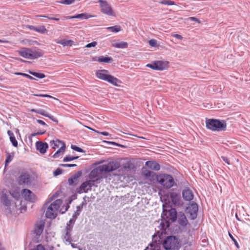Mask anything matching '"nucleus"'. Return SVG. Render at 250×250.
Masks as SVG:
<instances>
[{"mask_svg":"<svg viewBox=\"0 0 250 250\" xmlns=\"http://www.w3.org/2000/svg\"><path fill=\"white\" fill-rule=\"evenodd\" d=\"M108 73V71L105 69L98 70L96 71L95 75L98 79L106 81L109 75Z\"/></svg>","mask_w":250,"mask_h":250,"instance_id":"18","label":"nucleus"},{"mask_svg":"<svg viewBox=\"0 0 250 250\" xmlns=\"http://www.w3.org/2000/svg\"><path fill=\"white\" fill-rule=\"evenodd\" d=\"M8 134H9V135L10 136V137L11 136H13V135H14V134L13 133V132H11V131H8Z\"/></svg>","mask_w":250,"mask_h":250,"instance_id":"62","label":"nucleus"},{"mask_svg":"<svg viewBox=\"0 0 250 250\" xmlns=\"http://www.w3.org/2000/svg\"><path fill=\"white\" fill-rule=\"evenodd\" d=\"M44 228V222L43 221H40L38 222L34 228V233L37 236H40L42 233Z\"/></svg>","mask_w":250,"mask_h":250,"instance_id":"17","label":"nucleus"},{"mask_svg":"<svg viewBox=\"0 0 250 250\" xmlns=\"http://www.w3.org/2000/svg\"><path fill=\"white\" fill-rule=\"evenodd\" d=\"M10 190L3 189L1 191V195L0 196L1 202L6 207H9L11 205V200L10 199L9 193Z\"/></svg>","mask_w":250,"mask_h":250,"instance_id":"11","label":"nucleus"},{"mask_svg":"<svg viewBox=\"0 0 250 250\" xmlns=\"http://www.w3.org/2000/svg\"><path fill=\"white\" fill-rule=\"evenodd\" d=\"M87 127L89 129L92 130H93V131H95V132H97V131H96V130H94V129H93L91 128V127H88V126H87Z\"/></svg>","mask_w":250,"mask_h":250,"instance_id":"64","label":"nucleus"},{"mask_svg":"<svg viewBox=\"0 0 250 250\" xmlns=\"http://www.w3.org/2000/svg\"><path fill=\"white\" fill-rule=\"evenodd\" d=\"M189 19L192 21H196V22H197L198 23L200 22V21H199L198 19H197L195 17H190L189 18Z\"/></svg>","mask_w":250,"mask_h":250,"instance_id":"59","label":"nucleus"},{"mask_svg":"<svg viewBox=\"0 0 250 250\" xmlns=\"http://www.w3.org/2000/svg\"><path fill=\"white\" fill-rule=\"evenodd\" d=\"M62 170L60 168H57L54 172V175L55 176L59 175L61 174H62Z\"/></svg>","mask_w":250,"mask_h":250,"instance_id":"56","label":"nucleus"},{"mask_svg":"<svg viewBox=\"0 0 250 250\" xmlns=\"http://www.w3.org/2000/svg\"><path fill=\"white\" fill-rule=\"evenodd\" d=\"M29 73L31 75L40 79L44 78L45 77V75L43 73H37L30 70L29 71Z\"/></svg>","mask_w":250,"mask_h":250,"instance_id":"38","label":"nucleus"},{"mask_svg":"<svg viewBox=\"0 0 250 250\" xmlns=\"http://www.w3.org/2000/svg\"><path fill=\"white\" fill-rule=\"evenodd\" d=\"M156 179L158 183L166 188H170L174 184L173 178L169 174H160L157 176Z\"/></svg>","mask_w":250,"mask_h":250,"instance_id":"6","label":"nucleus"},{"mask_svg":"<svg viewBox=\"0 0 250 250\" xmlns=\"http://www.w3.org/2000/svg\"><path fill=\"white\" fill-rule=\"evenodd\" d=\"M221 158L228 165H229L230 164L229 160V159L227 157H226L225 156H222Z\"/></svg>","mask_w":250,"mask_h":250,"instance_id":"57","label":"nucleus"},{"mask_svg":"<svg viewBox=\"0 0 250 250\" xmlns=\"http://www.w3.org/2000/svg\"><path fill=\"white\" fill-rule=\"evenodd\" d=\"M72 42V41L71 40H65L57 42V43L61 44L63 46L70 45L71 44Z\"/></svg>","mask_w":250,"mask_h":250,"instance_id":"39","label":"nucleus"},{"mask_svg":"<svg viewBox=\"0 0 250 250\" xmlns=\"http://www.w3.org/2000/svg\"><path fill=\"white\" fill-rule=\"evenodd\" d=\"M77 210L74 213V214L72 215V217L74 218H75L77 219L78 216L80 215V207L78 206L77 207Z\"/></svg>","mask_w":250,"mask_h":250,"instance_id":"49","label":"nucleus"},{"mask_svg":"<svg viewBox=\"0 0 250 250\" xmlns=\"http://www.w3.org/2000/svg\"><path fill=\"white\" fill-rule=\"evenodd\" d=\"M173 37L178 40H182L183 39V37L180 35L179 34H174L173 35Z\"/></svg>","mask_w":250,"mask_h":250,"instance_id":"61","label":"nucleus"},{"mask_svg":"<svg viewBox=\"0 0 250 250\" xmlns=\"http://www.w3.org/2000/svg\"><path fill=\"white\" fill-rule=\"evenodd\" d=\"M92 17L91 16L88 15L87 13H82L77 14L73 16H68L66 18L67 19H88L89 18Z\"/></svg>","mask_w":250,"mask_h":250,"instance_id":"30","label":"nucleus"},{"mask_svg":"<svg viewBox=\"0 0 250 250\" xmlns=\"http://www.w3.org/2000/svg\"><path fill=\"white\" fill-rule=\"evenodd\" d=\"M9 196L13 197L15 200H18L20 196V192L18 191H10Z\"/></svg>","mask_w":250,"mask_h":250,"instance_id":"37","label":"nucleus"},{"mask_svg":"<svg viewBox=\"0 0 250 250\" xmlns=\"http://www.w3.org/2000/svg\"><path fill=\"white\" fill-rule=\"evenodd\" d=\"M71 147L72 149H73L75 151H77L78 152H84L82 148H81L75 145H71Z\"/></svg>","mask_w":250,"mask_h":250,"instance_id":"48","label":"nucleus"},{"mask_svg":"<svg viewBox=\"0 0 250 250\" xmlns=\"http://www.w3.org/2000/svg\"><path fill=\"white\" fill-rule=\"evenodd\" d=\"M183 197L186 201H191L193 198V194L191 189L188 188H185L182 192Z\"/></svg>","mask_w":250,"mask_h":250,"instance_id":"21","label":"nucleus"},{"mask_svg":"<svg viewBox=\"0 0 250 250\" xmlns=\"http://www.w3.org/2000/svg\"><path fill=\"white\" fill-rule=\"evenodd\" d=\"M44 52L42 49L36 47H31L30 53V60H34L42 57Z\"/></svg>","mask_w":250,"mask_h":250,"instance_id":"12","label":"nucleus"},{"mask_svg":"<svg viewBox=\"0 0 250 250\" xmlns=\"http://www.w3.org/2000/svg\"><path fill=\"white\" fill-rule=\"evenodd\" d=\"M206 127L213 131H222L226 129L227 124L225 120L214 119H207Z\"/></svg>","mask_w":250,"mask_h":250,"instance_id":"4","label":"nucleus"},{"mask_svg":"<svg viewBox=\"0 0 250 250\" xmlns=\"http://www.w3.org/2000/svg\"><path fill=\"white\" fill-rule=\"evenodd\" d=\"M10 140L14 146L17 147L18 146V142L16 139L14 135L11 136L10 137Z\"/></svg>","mask_w":250,"mask_h":250,"instance_id":"45","label":"nucleus"},{"mask_svg":"<svg viewBox=\"0 0 250 250\" xmlns=\"http://www.w3.org/2000/svg\"><path fill=\"white\" fill-rule=\"evenodd\" d=\"M166 234V230H165V233L163 234L161 239H159L158 237V238L156 237L154 238L153 235L152 240L157 241L160 246L162 245L166 250H178L180 247V244L178 238L173 236H167L165 238Z\"/></svg>","mask_w":250,"mask_h":250,"instance_id":"3","label":"nucleus"},{"mask_svg":"<svg viewBox=\"0 0 250 250\" xmlns=\"http://www.w3.org/2000/svg\"><path fill=\"white\" fill-rule=\"evenodd\" d=\"M75 2V0H62L59 2L61 4L70 5L73 3Z\"/></svg>","mask_w":250,"mask_h":250,"instance_id":"44","label":"nucleus"},{"mask_svg":"<svg viewBox=\"0 0 250 250\" xmlns=\"http://www.w3.org/2000/svg\"><path fill=\"white\" fill-rule=\"evenodd\" d=\"M76 220V219L74 218L73 217H72V218L70 219L69 222L67 223L66 226H68V225L70 226V227H71V228L72 229L73 228V226Z\"/></svg>","mask_w":250,"mask_h":250,"instance_id":"46","label":"nucleus"},{"mask_svg":"<svg viewBox=\"0 0 250 250\" xmlns=\"http://www.w3.org/2000/svg\"><path fill=\"white\" fill-rule=\"evenodd\" d=\"M32 250H45L44 247L41 244L38 245L35 248Z\"/></svg>","mask_w":250,"mask_h":250,"instance_id":"53","label":"nucleus"},{"mask_svg":"<svg viewBox=\"0 0 250 250\" xmlns=\"http://www.w3.org/2000/svg\"><path fill=\"white\" fill-rule=\"evenodd\" d=\"M79 158V156H71L70 155L66 156L65 157H64L63 159V161L64 162H67L73 161L74 160L77 159Z\"/></svg>","mask_w":250,"mask_h":250,"instance_id":"40","label":"nucleus"},{"mask_svg":"<svg viewBox=\"0 0 250 250\" xmlns=\"http://www.w3.org/2000/svg\"><path fill=\"white\" fill-rule=\"evenodd\" d=\"M106 29L113 33H118L122 30V28L121 26L116 25L113 26L107 27Z\"/></svg>","mask_w":250,"mask_h":250,"instance_id":"34","label":"nucleus"},{"mask_svg":"<svg viewBox=\"0 0 250 250\" xmlns=\"http://www.w3.org/2000/svg\"><path fill=\"white\" fill-rule=\"evenodd\" d=\"M14 74L16 75H18V76H24V77H25L29 79H30V80H34L35 79L33 77L31 76L30 75L25 74V73H23L15 72V73H14Z\"/></svg>","mask_w":250,"mask_h":250,"instance_id":"42","label":"nucleus"},{"mask_svg":"<svg viewBox=\"0 0 250 250\" xmlns=\"http://www.w3.org/2000/svg\"><path fill=\"white\" fill-rule=\"evenodd\" d=\"M71 230V228L70 226L68 225V226H66L65 229V233L63 236V239L69 243H70L72 241L70 234Z\"/></svg>","mask_w":250,"mask_h":250,"instance_id":"28","label":"nucleus"},{"mask_svg":"<svg viewBox=\"0 0 250 250\" xmlns=\"http://www.w3.org/2000/svg\"><path fill=\"white\" fill-rule=\"evenodd\" d=\"M178 222L181 227H185L188 223V220L185 214L183 212H180L178 217Z\"/></svg>","mask_w":250,"mask_h":250,"instance_id":"23","label":"nucleus"},{"mask_svg":"<svg viewBox=\"0 0 250 250\" xmlns=\"http://www.w3.org/2000/svg\"><path fill=\"white\" fill-rule=\"evenodd\" d=\"M235 217H236V218L237 219V220L240 221H241L240 219L239 218V217H238V216L237 215V213L235 214Z\"/></svg>","mask_w":250,"mask_h":250,"instance_id":"63","label":"nucleus"},{"mask_svg":"<svg viewBox=\"0 0 250 250\" xmlns=\"http://www.w3.org/2000/svg\"><path fill=\"white\" fill-rule=\"evenodd\" d=\"M31 48L22 47L17 50L18 54L22 57L30 60Z\"/></svg>","mask_w":250,"mask_h":250,"instance_id":"19","label":"nucleus"},{"mask_svg":"<svg viewBox=\"0 0 250 250\" xmlns=\"http://www.w3.org/2000/svg\"><path fill=\"white\" fill-rule=\"evenodd\" d=\"M51 147L53 149H57L59 148L62 146V144H65V143L59 140H53L50 141V142Z\"/></svg>","mask_w":250,"mask_h":250,"instance_id":"29","label":"nucleus"},{"mask_svg":"<svg viewBox=\"0 0 250 250\" xmlns=\"http://www.w3.org/2000/svg\"><path fill=\"white\" fill-rule=\"evenodd\" d=\"M145 165L150 169L155 171H158L160 169V165L154 161H148L146 162Z\"/></svg>","mask_w":250,"mask_h":250,"instance_id":"22","label":"nucleus"},{"mask_svg":"<svg viewBox=\"0 0 250 250\" xmlns=\"http://www.w3.org/2000/svg\"><path fill=\"white\" fill-rule=\"evenodd\" d=\"M14 157V154L13 153H7L5 161V166L8 165L13 160V158Z\"/></svg>","mask_w":250,"mask_h":250,"instance_id":"36","label":"nucleus"},{"mask_svg":"<svg viewBox=\"0 0 250 250\" xmlns=\"http://www.w3.org/2000/svg\"><path fill=\"white\" fill-rule=\"evenodd\" d=\"M45 131H39V132H37L36 133H32L29 138L30 139H31L32 137H35L36 136L42 135L45 133Z\"/></svg>","mask_w":250,"mask_h":250,"instance_id":"51","label":"nucleus"},{"mask_svg":"<svg viewBox=\"0 0 250 250\" xmlns=\"http://www.w3.org/2000/svg\"><path fill=\"white\" fill-rule=\"evenodd\" d=\"M142 174L145 178L148 179L151 182L154 180L155 177L154 172L147 169L143 170Z\"/></svg>","mask_w":250,"mask_h":250,"instance_id":"25","label":"nucleus"},{"mask_svg":"<svg viewBox=\"0 0 250 250\" xmlns=\"http://www.w3.org/2000/svg\"><path fill=\"white\" fill-rule=\"evenodd\" d=\"M21 194L23 198L26 201L34 202L36 201V196L29 189H23L22 190Z\"/></svg>","mask_w":250,"mask_h":250,"instance_id":"13","label":"nucleus"},{"mask_svg":"<svg viewBox=\"0 0 250 250\" xmlns=\"http://www.w3.org/2000/svg\"><path fill=\"white\" fill-rule=\"evenodd\" d=\"M145 250H160V246L157 241L153 240V243L150 244L149 247H147Z\"/></svg>","mask_w":250,"mask_h":250,"instance_id":"33","label":"nucleus"},{"mask_svg":"<svg viewBox=\"0 0 250 250\" xmlns=\"http://www.w3.org/2000/svg\"><path fill=\"white\" fill-rule=\"evenodd\" d=\"M95 181L94 180H89L83 183L80 186L78 192L79 193H87L91 190L92 187L94 185Z\"/></svg>","mask_w":250,"mask_h":250,"instance_id":"9","label":"nucleus"},{"mask_svg":"<svg viewBox=\"0 0 250 250\" xmlns=\"http://www.w3.org/2000/svg\"><path fill=\"white\" fill-rule=\"evenodd\" d=\"M37 122L38 123H39V124L42 125L47 126V125L45 124V123L44 122H43V121H42V120H37Z\"/></svg>","mask_w":250,"mask_h":250,"instance_id":"58","label":"nucleus"},{"mask_svg":"<svg viewBox=\"0 0 250 250\" xmlns=\"http://www.w3.org/2000/svg\"><path fill=\"white\" fill-rule=\"evenodd\" d=\"M146 67L156 70H163L167 68L168 62L161 61L153 62L152 63L146 64Z\"/></svg>","mask_w":250,"mask_h":250,"instance_id":"8","label":"nucleus"},{"mask_svg":"<svg viewBox=\"0 0 250 250\" xmlns=\"http://www.w3.org/2000/svg\"><path fill=\"white\" fill-rule=\"evenodd\" d=\"M97 44V42H93L91 43H88L86 45L85 47L87 48H90L92 47H95Z\"/></svg>","mask_w":250,"mask_h":250,"instance_id":"55","label":"nucleus"},{"mask_svg":"<svg viewBox=\"0 0 250 250\" xmlns=\"http://www.w3.org/2000/svg\"><path fill=\"white\" fill-rule=\"evenodd\" d=\"M61 166L64 167H76L77 165L76 164H61Z\"/></svg>","mask_w":250,"mask_h":250,"instance_id":"54","label":"nucleus"},{"mask_svg":"<svg viewBox=\"0 0 250 250\" xmlns=\"http://www.w3.org/2000/svg\"><path fill=\"white\" fill-rule=\"evenodd\" d=\"M30 182V175L27 172H23L19 177L18 183L20 185H27Z\"/></svg>","mask_w":250,"mask_h":250,"instance_id":"14","label":"nucleus"},{"mask_svg":"<svg viewBox=\"0 0 250 250\" xmlns=\"http://www.w3.org/2000/svg\"><path fill=\"white\" fill-rule=\"evenodd\" d=\"M170 198L172 203L175 206H180L182 205V202L181 199V196L179 194L176 192L170 193Z\"/></svg>","mask_w":250,"mask_h":250,"instance_id":"15","label":"nucleus"},{"mask_svg":"<svg viewBox=\"0 0 250 250\" xmlns=\"http://www.w3.org/2000/svg\"><path fill=\"white\" fill-rule=\"evenodd\" d=\"M33 30L42 34H44L47 31L44 25H42L39 27H33Z\"/></svg>","mask_w":250,"mask_h":250,"instance_id":"35","label":"nucleus"},{"mask_svg":"<svg viewBox=\"0 0 250 250\" xmlns=\"http://www.w3.org/2000/svg\"><path fill=\"white\" fill-rule=\"evenodd\" d=\"M65 147V144H62V146L53 155V157L54 158H57L62 155L64 153Z\"/></svg>","mask_w":250,"mask_h":250,"instance_id":"31","label":"nucleus"},{"mask_svg":"<svg viewBox=\"0 0 250 250\" xmlns=\"http://www.w3.org/2000/svg\"><path fill=\"white\" fill-rule=\"evenodd\" d=\"M113 60L112 58L110 57H104L101 56L100 57H95L92 58V61H97L100 62L109 63Z\"/></svg>","mask_w":250,"mask_h":250,"instance_id":"24","label":"nucleus"},{"mask_svg":"<svg viewBox=\"0 0 250 250\" xmlns=\"http://www.w3.org/2000/svg\"><path fill=\"white\" fill-rule=\"evenodd\" d=\"M149 44L151 46L156 47L157 45V41L155 39H151L149 41Z\"/></svg>","mask_w":250,"mask_h":250,"instance_id":"52","label":"nucleus"},{"mask_svg":"<svg viewBox=\"0 0 250 250\" xmlns=\"http://www.w3.org/2000/svg\"><path fill=\"white\" fill-rule=\"evenodd\" d=\"M37 17H43V18L48 19L49 20H54V21H58L60 20L59 18L51 17H49L48 16H45V15H38Z\"/></svg>","mask_w":250,"mask_h":250,"instance_id":"47","label":"nucleus"},{"mask_svg":"<svg viewBox=\"0 0 250 250\" xmlns=\"http://www.w3.org/2000/svg\"><path fill=\"white\" fill-rule=\"evenodd\" d=\"M120 167V164L116 161H111L107 164L100 165L96 168L93 169L89 174V177L90 178L96 179L97 181L102 173L104 172H109L114 171Z\"/></svg>","mask_w":250,"mask_h":250,"instance_id":"2","label":"nucleus"},{"mask_svg":"<svg viewBox=\"0 0 250 250\" xmlns=\"http://www.w3.org/2000/svg\"><path fill=\"white\" fill-rule=\"evenodd\" d=\"M36 146L37 149L39 150L41 153L44 154L46 152L48 146L46 143L38 141L36 143Z\"/></svg>","mask_w":250,"mask_h":250,"instance_id":"20","label":"nucleus"},{"mask_svg":"<svg viewBox=\"0 0 250 250\" xmlns=\"http://www.w3.org/2000/svg\"><path fill=\"white\" fill-rule=\"evenodd\" d=\"M97 133H99V134H102L104 136H108L109 135V134L107 132H105V131H104V132H99V131H97Z\"/></svg>","mask_w":250,"mask_h":250,"instance_id":"60","label":"nucleus"},{"mask_svg":"<svg viewBox=\"0 0 250 250\" xmlns=\"http://www.w3.org/2000/svg\"><path fill=\"white\" fill-rule=\"evenodd\" d=\"M112 46L117 48H126L128 46V44L125 42H116L114 41L112 42Z\"/></svg>","mask_w":250,"mask_h":250,"instance_id":"27","label":"nucleus"},{"mask_svg":"<svg viewBox=\"0 0 250 250\" xmlns=\"http://www.w3.org/2000/svg\"><path fill=\"white\" fill-rule=\"evenodd\" d=\"M106 82L116 86H119L120 84L121 83L120 80L110 75H108Z\"/></svg>","mask_w":250,"mask_h":250,"instance_id":"26","label":"nucleus"},{"mask_svg":"<svg viewBox=\"0 0 250 250\" xmlns=\"http://www.w3.org/2000/svg\"><path fill=\"white\" fill-rule=\"evenodd\" d=\"M98 1L100 3L101 11L103 14L110 16H116L115 12L110 4L107 1L98 0Z\"/></svg>","mask_w":250,"mask_h":250,"instance_id":"7","label":"nucleus"},{"mask_svg":"<svg viewBox=\"0 0 250 250\" xmlns=\"http://www.w3.org/2000/svg\"><path fill=\"white\" fill-rule=\"evenodd\" d=\"M81 175V172L79 171L77 173L75 174L73 176L68 179V182L70 185L76 184L75 182L77 181L79 177Z\"/></svg>","mask_w":250,"mask_h":250,"instance_id":"32","label":"nucleus"},{"mask_svg":"<svg viewBox=\"0 0 250 250\" xmlns=\"http://www.w3.org/2000/svg\"><path fill=\"white\" fill-rule=\"evenodd\" d=\"M62 203L61 199H57L53 202L47 208L45 216L47 218L54 219L57 215V213L60 206Z\"/></svg>","mask_w":250,"mask_h":250,"instance_id":"5","label":"nucleus"},{"mask_svg":"<svg viewBox=\"0 0 250 250\" xmlns=\"http://www.w3.org/2000/svg\"><path fill=\"white\" fill-rule=\"evenodd\" d=\"M31 111L33 112H35L40 115H42L46 117H48L52 121L58 123V120L53 116L50 115L48 113H47L45 110L42 109H32Z\"/></svg>","mask_w":250,"mask_h":250,"instance_id":"16","label":"nucleus"},{"mask_svg":"<svg viewBox=\"0 0 250 250\" xmlns=\"http://www.w3.org/2000/svg\"><path fill=\"white\" fill-rule=\"evenodd\" d=\"M159 3L164 5H175V2L170 0H162L159 1Z\"/></svg>","mask_w":250,"mask_h":250,"instance_id":"41","label":"nucleus"},{"mask_svg":"<svg viewBox=\"0 0 250 250\" xmlns=\"http://www.w3.org/2000/svg\"><path fill=\"white\" fill-rule=\"evenodd\" d=\"M229 237L231 238V239L233 241L235 246L237 248H239V244H238V242H237L236 240L234 238V237L232 236V235L230 232H229Z\"/></svg>","mask_w":250,"mask_h":250,"instance_id":"50","label":"nucleus"},{"mask_svg":"<svg viewBox=\"0 0 250 250\" xmlns=\"http://www.w3.org/2000/svg\"><path fill=\"white\" fill-rule=\"evenodd\" d=\"M177 218L176 210L175 208H171L169 209H166L163 206V210L161 215V220L158 230L153 235V237L161 239L163 235L165 233V230L169 227L170 222H175Z\"/></svg>","mask_w":250,"mask_h":250,"instance_id":"1","label":"nucleus"},{"mask_svg":"<svg viewBox=\"0 0 250 250\" xmlns=\"http://www.w3.org/2000/svg\"><path fill=\"white\" fill-rule=\"evenodd\" d=\"M187 213L189 214L190 218L194 220L197 215L198 207L196 203H192L188 205L186 209Z\"/></svg>","mask_w":250,"mask_h":250,"instance_id":"10","label":"nucleus"},{"mask_svg":"<svg viewBox=\"0 0 250 250\" xmlns=\"http://www.w3.org/2000/svg\"><path fill=\"white\" fill-rule=\"evenodd\" d=\"M33 96H36V97L50 98L54 99L55 100H57V99H56V98H55L51 95H48V94H33Z\"/></svg>","mask_w":250,"mask_h":250,"instance_id":"43","label":"nucleus"}]
</instances>
